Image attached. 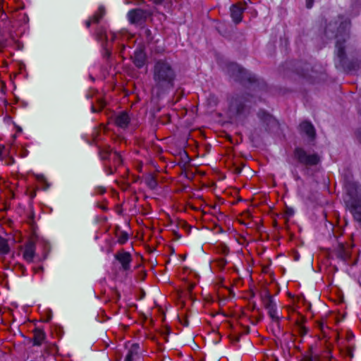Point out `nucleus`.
Instances as JSON below:
<instances>
[{"label": "nucleus", "mask_w": 361, "mask_h": 361, "mask_svg": "<svg viewBox=\"0 0 361 361\" xmlns=\"http://www.w3.org/2000/svg\"><path fill=\"white\" fill-rule=\"evenodd\" d=\"M314 0H306V6L307 8H311L313 6Z\"/></svg>", "instance_id": "e433bc0d"}, {"label": "nucleus", "mask_w": 361, "mask_h": 361, "mask_svg": "<svg viewBox=\"0 0 361 361\" xmlns=\"http://www.w3.org/2000/svg\"><path fill=\"white\" fill-rule=\"evenodd\" d=\"M130 123V117L126 112H121L115 118V123L117 126L126 128Z\"/></svg>", "instance_id": "dca6fc26"}, {"label": "nucleus", "mask_w": 361, "mask_h": 361, "mask_svg": "<svg viewBox=\"0 0 361 361\" xmlns=\"http://www.w3.org/2000/svg\"><path fill=\"white\" fill-rule=\"evenodd\" d=\"M275 303L273 297L270 294H267L262 298V305L265 309Z\"/></svg>", "instance_id": "bb28decb"}, {"label": "nucleus", "mask_w": 361, "mask_h": 361, "mask_svg": "<svg viewBox=\"0 0 361 361\" xmlns=\"http://www.w3.org/2000/svg\"><path fill=\"white\" fill-rule=\"evenodd\" d=\"M146 276H147V274H146L145 271L142 269L138 271L137 276H136V280L138 281H142L145 280Z\"/></svg>", "instance_id": "2f4dec72"}, {"label": "nucleus", "mask_w": 361, "mask_h": 361, "mask_svg": "<svg viewBox=\"0 0 361 361\" xmlns=\"http://www.w3.org/2000/svg\"><path fill=\"white\" fill-rule=\"evenodd\" d=\"M300 130L311 139L315 137V129L313 125L308 121H303L300 124Z\"/></svg>", "instance_id": "2eb2a0df"}, {"label": "nucleus", "mask_w": 361, "mask_h": 361, "mask_svg": "<svg viewBox=\"0 0 361 361\" xmlns=\"http://www.w3.org/2000/svg\"><path fill=\"white\" fill-rule=\"evenodd\" d=\"M305 322V318L302 316L300 313H298V318L295 319V324L298 327V332L301 336H303L307 332V329L304 326V323Z\"/></svg>", "instance_id": "6ab92c4d"}, {"label": "nucleus", "mask_w": 361, "mask_h": 361, "mask_svg": "<svg viewBox=\"0 0 361 361\" xmlns=\"http://www.w3.org/2000/svg\"><path fill=\"white\" fill-rule=\"evenodd\" d=\"M32 343L33 345L40 346L46 339V333L39 328H35L32 331Z\"/></svg>", "instance_id": "4468645a"}, {"label": "nucleus", "mask_w": 361, "mask_h": 361, "mask_svg": "<svg viewBox=\"0 0 361 361\" xmlns=\"http://www.w3.org/2000/svg\"><path fill=\"white\" fill-rule=\"evenodd\" d=\"M147 184L151 188H154L157 186V183L153 177H151L148 180Z\"/></svg>", "instance_id": "72a5a7b5"}, {"label": "nucleus", "mask_w": 361, "mask_h": 361, "mask_svg": "<svg viewBox=\"0 0 361 361\" xmlns=\"http://www.w3.org/2000/svg\"><path fill=\"white\" fill-rule=\"evenodd\" d=\"M245 9L246 4L242 2H238L231 7V16L235 24L242 21L243 12Z\"/></svg>", "instance_id": "6e6552de"}, {"label": "nucleus", "mask_w": 361, "mask_h": 361, "mask_svg": "<svg viewBox=\"0 0 361 361\" xmlns=\"http://www.w3.org/2000/svg\"><path fill=\"white\" fill-rule=\"evenodd\" d=\"M139 348V344H132L127 352L124 361H133L134 359L138 355Z\"/></svg>", "instance_id": "a211bd4d"}, {"label": "nucleus", "mask_w": 361, "mask_h": 361, "mask_svg": "<svg viewBox=\"0 0 361 361\" xmlns=\"http://www.w3.org/2000/svg\"><path fill=\"white\" fill-rule=\"evenodd\" d=\"M145 62V54L142 50L135 51L133 56V63L135 65V66L140 68L144 66Z\"/></svg>", "instance_id": "f3484780"}, {"label": "nucleus", "mask_w": 361, "mask_h": 361, "mask_svg": "<svg viewBox=\"0 0 361 361\" xmlns=\"http://www.w3.org/2000/svg\"><path fill=\"white\" fill-rule=\"evenodd\" d=\"M109 162L107 173L109 174H113L116 172L117 168L122 165L123 159L121 154L115 151L113 153V156L110 157Z\"/></svg>", "instance_id": "f8f14e48"}, {"label": "nucleus", "mask_w": 361, "mask_h": 361, "mask_svg": "<svg viewBox=\"0 0 361 361\" xmlns=\"http://www.w3.org/2000/svg\"><path fill=\"white\" fill-rule=\"evenodd\" d=\"M7 154L6 147L4 145H0V159H2L3 157Z\"/></svg>", "instance_id": "f704fd0d"}, {"label": "nucleus", "mask_w": 361, "mask_h": 361, "mask_svg": "<svg viewBox=\"0 0 361 361\" xmlns=\"http://www.w3.org/2000/svg\"><path fill=\"white\" fill-rule=\"evenodd\" d=\"M58 353V347L55 343H46L44 348V354L47 355H55Z\"/></svg>", "instance_id": "4be33fe9"}, {"label": "nucleus", "mask_w": 361, "mask_h": 361, "mask_svg": "<svg viewBox=\"0 0 361 361\" xmlns=\"http://www.w3.org/2000/svg\"><path fill=\"white\" fill-rule=\"evenodd\" d=\"M246 99L243 96L233 97L230 102L229 111L232 114L240 115L245 112Z\"/></svg>", "instance_id": "423d86ee"}, {"label": "nucleus", "mask_w": 361, "mask_h": 361, "mask_svg": "<svg viewBox=\"0 0 361 361\" xmlns=\"http://www.w3.org/2000/svg\"><path fill=\"white\" fill-rule=\"evenodd\" d=\"M228 72L231 75L234 77L236 80H247L250 83L255 82L257 79L255 76L251 75L245 69L239 66L235 63H231L228 66Z\"/></svg>", "instance_id": "20e7f679"}, {"label": "nucleus", "mask_w": 361, "mask_h": 361, "mask_svg": "<svg viewBox=\"0 0 361 361\" xmlns=\"http://www.w3.org/2000/svg\"><path fill=\"white\" fill-rule=\"evenodd\" d=\"M286 310H287V312H288V315L287 316V319L288 320H292L293 319V316H294V314L296 313V314L298 315V312H296V310H295V308L293 306H287L286 307Z\"/></svg>", "instance_id": "c85d7f7f"}, {"label": "nucleus", "mask_w": 361, "mask_h": 361, "mask_svg": "<svg viewBox=\"0 0 361 361\" xmlns=\"http://www.w3.org/2000/svg\"><path fill=\"white\" fill-rule=\"evenodd\" d=\"M293 154L300 164L306 166H316L320 162V157L317 153H308L302 147H296Z\"/></svg>", "instance_id": "7ed1b4c3"}, {"label": "nucleus", "mask_w": 361, "mask_h": 361, "mask_svg": "<svg viewBox=\"0 0 361 361\" xmlns=\"http://www.w3.org/2000/svg\"><path fill=\"white\" fill-rule=\"evenodd\" d=\"M154 87L159 92L173 88L176 79V72L172 62L167 59L155 61L152 69Z\"/></svg>", "instance_id": "f257e3e1"}, {"label": "nucleus", "mask_w": 361, "mask_h": 361, "mask_svg": "<svg viewBox=\"0 0 361 361\" xmlns=\"http://www.w3.org/2000/svg\"><path fill=\"white\" fill-rule=\"evenodd\" d=\"M35 238L32 237L20 247L23 258L27 263H31L35 256Z\"/></svg>", "instance_id": "39448f33"}, {"label": "nucleus", "mask_w": 361, "mask_h": 361, "mask_svg": "<svg viewBox=\"0 0 361 361\" xmlns=\"http://www.w3.org/2000/svg\"><path fill=\"white\" fill-rule=\"evenodd\" d=\"M115 34H113L112 39H114Z\"/></svg>", "instance_id": "c03bdc74"}, {"label": "nucleus", "mask_w": 361, "mask_h": 361, "mask_svg": "<svg viewBox=\"0 0 361 361\" xmlns=\"http://www.w3.org/2000/svg\"><path fill=\"white\" fill-rule=\"evenodd\" d=\"M216 262L217 266L221 269L224 268L227 264V261L224 257H220V258L217 259Z\"/></svg>", "instance_id": "7c9ffc66"}, {"label": "nucleus", "mask_w": 361, "mask_h": 361, "mask_svg": "<svg viewBox=\"0 0 361 361\" xmlns=\"http://www.w3.org/2000/svg\"><path fill=\"white\" fill-rule=\"evenodd\" d=\"M347 195L349 196V200L353 198H361V186L357 183L349 182L345 185Z\"/></svg>", "instance_id": "ddd939ff"}, {"label": "nucleus", "mask_w": 361, "mask_h": 361, "mask_svg": "<svg viewBox=\"0 0 361 361\" xmlns=\"http://www.w3.org/2000/svg\"><path fill=\"white\" fill-rule=\"evenodd\" d=\"M114 152H112V149L110 146L109 145H104L102 147H99V154L102 159L103 160H107L113 156Z\"/></svg>", "instance_id": "412c9836"}, {"label": "nucleus", "mask_w": 361, "mask_h": 361, "mask_svg": "<svg viewBox=\"0 0 361 361\" xmlns=\"http://www.w3.org/2000/svg\"><path fill=\"white\" fill-rule=\"evenodd\" d=\"M214 248L216 253L224 256L228 255L230 252L228 247L223 243L216 244Z\"/></svg>", "instance_id": "5701e85b"}, {"label": "nucleus", "mask_w": 361, "mask_h": 361, "mask_svg": "<svg viewBox=\"0 0 361 361\" xmlns=\"http://www.w3.org/2000/svg\"><path fill=\"white\" fill-rule=\"evenodd\" d=\"M336 47L337 49V56L340 59V61H342L345 58V52L343 46V42L338 41L336 42Z\"/></svg>", "instance_id": "a878e982"}, {"label": "nucleus", "mask_w": 361, "mask_h": 361, "mask_svg": "<svg viewBox=\"0 0 361 361\" xmlns=\"http://www.w3.org/2000/svg\"><path fill=\"white\" fill-rule=\"evenodd\" d=\"M115 258L121 264L122 269L124 271H128L130 267V262L132 261L131 255L129 252L121 251L118 252L115 255Z\"/></svg>", "instance_id": "9d476101"}, {"label": "nucleus", "mask_w": 361, "mask_h": 361, "mask_svg": "<svg viewBox=\"0 0 361 361\" xmlns=\"http://www.w3.org/2000/svg\"><path fill=\"white\" fill-rule=\"evenodd\" d=\"M152 1H153L154 4H155L157 5H159V4H161L164 0H152Z\"/></svg>", "instance_id": "ea45409f"}, {"label": "nucleus", "mask_w": 361, "mask_h": 361, "mask_svg": "<svg viewBox=\"0 0 361 361\" xmlns=\"http://www.w3.org/2000/svg\"><path fill=\"white\" fill-rule=\"evenodd\" d=\"M347 355L350 357H353V350L350 347L346 348Z\"/></svg>", "instance_id": "4c0bfd02"}, {"label": "nucleus", "mask_w": 361, "mask_h": 361, "mask_svg": "<svg viewBox=\"0 0 361 361\" xmlns=\"http://www.w3.org/2000/svg\"><path fill=\"white\" fill-rule=\"evenodd\" d=\"M192 288H193V286L191 285L190 287V290H192Z\"/></svg>", "instance_id": "37998d69"}, {"label": "nucleus", "mask_w": 361, "mask_h": 361, "mask_svg": "<svg viewBox=\"0 0 361 361\" xmlns=\"http://www.w3.org/2000/svg\"><path fill=\"white\" fill-rule=\"evenodd\" d=\"M115 212L118 215H121V216L123 215V209L122 205L121 204H116V207H115Z\"/></svg>", "instance_id": "c9c22d12"}, {"label": "nucleus", "mask_w": 361, "mask_h": 361, "mask_svg": "<svg viewBox=\"0 0 361 361\" xmlns=\"http://www.w3.org/2000/svg\"><path fill=\"white\" fill-rule=\"evenodd\" d=\"M20 268L21 269L23 273L25 271V267L23 265H20Z\"/></svg>", "instance_id": "79ce46f5"}, {"label": "nucleus", "mask_w": 361, "mask_h": 361, "mask_svg": "<svg viewBox=\"0 0 361 361\" xmlns=\"http://www.w3.org/2000/svg\"><path fill=\"white\" fill-rule=\"evenodd\" d=\"M94 35L98 40L106 39L107 38L106 27L104 26L98 27L95 30Z\"/></svg>", "instance_id": "393cba45"}, {"label": "nucleus", "mask_w": 361, "mask_h": 361, "mask_svg": "<svg viewBox=\"0 0 361 361\" xmlns=\"http://www.w3.org/2000/svg\"><path fill=\"white\" fill-rule=\"evenodd\" d=\"M116 302H117L120 300L121 295L118 292H116Z\"/></svg>", "instance_id": "a19ab883"}, {"label": "nucleus", "mask_w": 361, "mask_h": 361, "mask_svg": "<svg viewBox=\"0 0 361 361\" xmlns=\"http://www.w3.org/2000/svg\"><path fill=\"white\" fill-rule=\"evenodd\" d=\"M268 312V314L271 319L272 322L279 324L280 322L281 317L279 315L276 303L275 302L271 306L266 309Z\"/></svg>", "instance_id": "aec40b11"}, {"label": "nucleus", "mask_w": 361, "mask_h": 361, "mask_svg": "<svg viewBox=\"0 0 361 361\" xmlns=\"http://www.w3.org/2000/svg\"><path fill=\"white\" fill-rule=\"evenodd\" d=\"M148 13L141 8L132 9L128 13L129 21L133 24L144 23L148 17Z\"/></svg>", "instance_id": "0eeeda50"}, {"label": "nucleus", "mask_w": 361, "mask_h": 361, "mask_svg": "<svg viewBox=\"0 0 361 361\" xmlns=\"http://www.w3.org/2000/svg\"><path fill=\"white\" fill-rule=\"evenodd\" d=\"M128 239V234L123 232L121 233L118 236V242L121 245L125 244L127 242Z\"/></svg>", "instance_id": "c756f323"}, {"label": "nucleus", "mask_w": 361, "mask_h": 361, "mask_svg": "<svg viewBox=\"0 0 361 361\" xmlns=\"http://www.w3.org/2000/svg\"><path fill=\"white\" fill-rule=\"evenodd\" d=\"M315 326L321 332L319 336V339L324 341V349L322 353L321 359L319 361H331L333 358L331 353L334 349L333 343L329 341L331 338L329 334L331 333V331L323 319L317 320L315 322Z\"/></svg>", "instance_id": "f03ea898"}, {"label": "nucleus", "mask_w": 361, "mask_h": 361, "mask_svg": "<svg viewBox=\"0 0 361 361\" xmlns=\"http://www.w3.org/2000/svg\"><path fill=\"white\" fill-rule=\"evenodd\" d=\"M106 190L103 186H98L94 189V193L97 195H103L106 192Z\"/></svg>", "instance_id": "473e14b6"}, {"label": "nucleus", "mask_w": 361, "mask_h": 361, "mask_svg": "<svg viewBox=\"0 0 361 361\" xmlns=\"http://www.w3.org/2000/svg\"><path fill=\"white\" fill-rule=\"evenodd\" d=\"M350 212L354 219L361 222V198H353L347 201Z\"/></svg>", "instance_id": "1a4fd4ad"}, {"label": "nucleus", "mask_w": 361, "mask_h": 361, "mask_svg": "<svg viewBox=\"0 0 361 361\" xmlns=\"http://www.w3.org/2000/svg\"><path fill=\"white\" fill-rule=\"evenodd\" d=\"M106 14L105 8L100 6L94 14L85 21L86 27L89 28L92 24H98Z\"/></svg>", "instance_id": "9b49d317"}, {"label": "nucleus", "mask_w": 361, "mask_h": 361, "mask_svg": "<svg viewBox=\"0 0 361 361\" xmlns=\"http://www.w3.org/2000/svg\"><path fill=\"white\" fill-rule=\"evenodd\" d=\"M338 254L343 259H346L350 257L349 251L344 250L343 245H339Z\"/></svg>", "instance_id": "cd10ccee"}, {"label": "nucleus", "mask_w": 361, "mask_h": 361, "mask_svg": "<svg viewBox=\"0 0 361 361\" xmlns=\"http://www.w3.org/2000/svg\"><path fill=\"white\" fill-rule=\"evenodd\" d=\"M10 252V247L6 239L0 236V255H7Z\"/></svg>", "instance_id": "b1692460"}, {"label": "nucleus", "mask_w": 361, "mask_h": 361, "mask_svg": "<svg viewBox=\"0 0 361 361\" xmlns=\"http://www.w3.org/2000/svg\"><path fill=\"white\" fill-rule=\"evenodd\" d=\"M99 207L103 211H106L107 210V206H106V204H102L99 205Z\"/></svg>", "instance_id": "58836bf2"}]
</instances>
